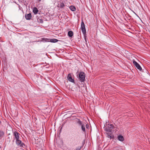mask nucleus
<instances>
[{
  "label": "nucleus",
  "mask_w": 150,
  "mask_h": 150,
  "mask_svg": "<svg viewBox=\"0 0 150 150\" xmlns=\"http://www.w3.org/2000/svg\"><path fill=\"white\" fill-rule=\"evenodd\" d=\"M67 79H68V80L72 82H74V79H72L71 77V74H68V76H67Z\"/></svg>",
  "instance_id": "7"
},
{
  "label": "nucleus",
  "mask_w": 150,
  "mask_h": 150,
  "mask_svg": "<svg viewBox=\"0 0 150 150\" xmlns=\"http://www.w3.org/2000/svg\"><path fill=\"white\" fill-rule=\"evenodd\" d=\"M108 128H111V129L114 128V125L112 124H108L106 127Z\"/></svg>",
  "instance_id": "10"
},
{
  "label": "nucleus",
  "mask_w": 150,
  "mask_h": 150,
  "mask_svg": "<svg viewBox=\"0 0 150 150\" xmlns=\"http://www.w3.org/2000/svg\"><path fill=\"white\" fill-rule=\"evenodd\" d=\"M118 140L122 142L124 141V138L123 137L122 135H119L118 137Z\"/></svg>",
  "instance_id": "9"
},
{
  "label": "nucleus",
  "mask_w": 150,
  "mask_h": 150,
  "mask_svg": "<svg viewBox=\"0 0 150 150\" xmlns=\"http://www.w3.org/2000/svg\"><path fill=\"white\" fill-rule=\"evenodd\" d=\"M80 149H81V148H78H78H77V150H80Z\"/></svg>",
  "instance_id": "22"
},
{
  "label": "nucleus",
  "mask_w": 150,
  "mask_h": 150,
  "mask_svg": "<svg viewBox=\"0 0 150 150\" xmlns=\"http://www.w3.org/2000/svg\"><path fill=\"white\" fill-rule=\"evenodd\" d=\"M85 74L84 72H80L79 74V79L81 82H82L84 81L85 79Z\"/></svg>",
  "instance_id": "2"
},
{
  "label": "nucleus",
  "mask_w": 150,
  "mask_h": 150,
  "mask_svg": "<svg viewBox=\"0 0 150 150\" xmlns=\"http://www.w3.org/2000/svg\"><path fill=\"white\" fill-rule=\"evenodd\" d=\"M4 133L3 131H0V139L4 135Z\"/></svg>",
  "instance_id": "18"
},
{
  "label": "nucleus",
  "mask_w": 150,
  "mask_h": 150,
  "mask_svg": "<svg viewBox=\"0 0 150 150\" xmlns=\"http://www.w3.org/2000/svg\"><path fill=\"white\" fill-rule=\"evenodd\" d=\"M60 6L61 7H63L64 6V4L63 3H62L60 5Z\"/></svg>",
  "instance_id": "19"
},
{
  "label": "nucleus",
  "mask_w": 150,
  "mask_h": 150,
  "mask_svg": "<svg viewBox=\"0 0 150 150\" xmlns=\"http://www.w3.org/2000/svg\"><path fill=\"white\" fill-rule=\"evenodd\" d=\"M19 134L16 132H15L13 133V135L15 137V139L16 140L19 139Z\"/></svg>",
  "instance_id": "6"
},
{
  "label": "nucleus",
  "mask_w": 150,
  "mask_h": 150,
  "mask_svg": "<svg viewBox=\"0 0 150 150\" xmlns=\"http://www.w3.org/2000/svg\"><path fill=\"white\" fill-rule=\"evenodd\" d=\"M104 130L106 131V133L107 135V137L111 139L112 138L111 136L112 129L111 128H108L107 127L104 128Z\"/></svg>",
  "instance_id": "1"
},
{
  "label": "nucleus",
  "mask_w": 150,
  "mask_h": 150,
  "mask_svg": "<svg viewBox=\"0 0 150 150\" xmlns=\"http://www.w3.org/2000/svg\"><path fill=\"white\" fill-rule=\"evenodd\" d=\"M70 9L73 11H74L76 10V8L75 6H71L69 7Z\"/></svg>",
  "instance_id": "13"
},
{
  "label": "nucleus",
  "mask_w": 150,
  "mask_h": 150,
  "mask_svg": "<svg viewBox=\"0 0 150 150\" xmlns=\"http://www.w3.org/2000/svg\"><path fill=\"white\" fill-rule=\"evenodd\" d=\"M133 64L134 66L138 69L139 71H141L142 68L140 65L134 59L133 60Z\"/></svg>",
  "instance_id": "4"
},
{
  "label": "nucleus",
  "mask_w": 150,
  "mask_h": 150,
  "mask_svg": "<svg viewBox=\"0 0 150 150\" xmlns=\"http://www.w3.org/2000/svg\"><path fill=\"white\" fill-rule=\"evenodd\" d=\"M68 35L70 37H71L73 36V32L72 31H69L68 32Z\"/></svg>",
  "instance_id": "14"
},
{
  "label": "nucleus",
  "mask_w": 150,
  "mask_h": 150,
  "mask_svg": "<svg viewBox=\"0 0 150 150\" xmlns=\"http://www.w3.org/2000/svg\"><path fill=\"white\" fill-rule=\"evenodd\" d=\"M25 17L27 20H29L32 17L31 14L30 13H29L27 15H25Z\"/></svg>",
  "instance_id": "8"
},
{
  "label": "nucleus",
  "mask_w": 150,
  "mask_h": 150,
  "mask_svg": "<svg viewBox=\"0 0 150 150\" xmlns=\"http://www.w3.org/2000/svg\"><path fill=\"white\" fill-rule=\"evenodd\" d=\"M81 128L82 131L84 132H85V125L84 124L81 125Z\"/></svg>",
  "instance_id": "16"
},
{
  "label": "nucleus",
  "mask_w": 150,
  "mask_h": 150,
  "mask_svg": "<svg viewBox=\"0 0 150 150\" xmlns=\"http://www.w3.org/2000/svg\"><path fill=\"white\" fill-rule=\"evenodd\" d=\"M43 40L44 39L45 40V41L46 42H49V39H47V38H43L42 39Z\"/></svg>",
  "instance_id": "20"
},
{
  "label": "nucleus",
  "mask_w": 150,
  "mask_h": 150,
  "mask_svg": "<svg viewBox=\"0 0 150 150\" xmlns=\"http://www.w3.org/2000/svg\"><path fill=\"white\" fill-rule=\"evenodd\" d=\"M38 10L37 8L36 7H35L33 8V12L35 14H37L38 13Z\"/></svg>",
  "instance_id": "11"
},
{
  "label": "nucleus",
  "mask_w": 150,
  "mask_h": 150,
  "mask_svg": "<svg viewBox=\"0 0 150 150\" xmlns=\"http://www.w3.org/2000/svg\"><path fill=\"white\" fill-rule=\"evenodd\" d=\"M16 144L18 145L20 147H23L25 146V144L22 143L21 141L19 139L18 140H16Z\"/></svg>",
  "instance_id": "5"
},
{
  "label": "nucleus",
  "mask_w": 150,
  "mask_h": 150,
  "mask_svg": "<svg viewBox=\"0 0 150 150\" xmlns=\"http://www.w3.org/2000/svg\"><path fill=\"white\" fill-rule=\"evenodd\" d=\"M80 143V142L79 141H77L76 143L75 142V144L76 145H78Z\"/></svg>",
  "instance_id": "21"
},
{
  "label": "nucleus",
  "mask_w": 150,
  "mask_h": 150,
  "mask_svg": "<svg viewBox=\"0 0 150 150\" xmlns=\"http://www.w3.org/2000/svg\"><path fill=\"white\" fill-rule=\"evenodd\" d=\"M58 41V40L56 39H51L50 40V42H56Z\"/></svg>",
  "instance_id": "15"
},
{
  "label": "nucleus",
  "mask_w": 150,
  "mask_h": 150,
  "mask_svg": "<svg viewBox=\"0 0 150 150\" xmlns=\"http://www.w3.org/2000/svg\"><path fill=\"white\" fill-rule=\"evenodd\" d=\"M77 123L80 126H81L84 124L80 120L78 119L77 121Z\"/></svg>",
  "instance_id": "12"
},
{
  "label": "nucleus",
  "mask_w": 150,
  "mask_h": 150,
  "mask_svg": "<svg viewBox=\"0 0 150 150\" xmlns=\"http://www.w3.org/2000/svg\"><path fill=\"white\" fill-rule=\"evenodd\" d=\"M81 31L84 35L86 34V30L85 28V26L83 21H82L81 25Z\"/></svg>",
  "instance_id": "3"
},
{
  "label": "nucleus",
  "mask_w": 150,
  "mask_h": 150,
  "mask_svg": "<svg viewBox=\"0 0 150 150\" xmlns=\"http://www.w3.org/2000/svg\"><path fill=\"white\" fill-rule=\"evenodd\" d=\"M37 20L39 23H42L43 22V20L42 19L40 18H37Z\"/></svg>",
  "instance_id": "17"
}]
</instances>
